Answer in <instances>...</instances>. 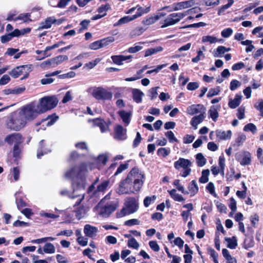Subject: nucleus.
<instances>
[{"instance_id": "nucleus-32", "label": "nucleus", "mask_w": 263, "mask_h": 263, "mask_svg": "<svg viewBox=\"0 0 263 263\" xmlns=\"http://www.w3.org/2000/svg\"><path fill=\"white\" fill-rule=\"evenodd\" d=\"M95 123L100 127L102 133H104L108 130V125L102 120L97 119L95 121Z\"/></svg>"}, {"instance_id": "nucleus-40", "label": "nucleus", "mask_w": 263, "mask_h": 263, "mask_svg": "<svg viewBox=\"0 0 263 263\" xmlns=\"http://www.w3.org/2000/svg\"><path fill=\"white\" fill-rule=\"evenodd\" d=\"M147 66L145 65L143 69L139 70L137 71V75L130 78H127L125 79L126 81H134L137 80L139 79H140L142 76L141 74L144 71V70L146 68Z\"/></svg>"}, {"instance_id": "nucleus-4", "label": "nucleus", "mask_w": 263, "mask_h": 263, "mask_svg": "<svg viewBox=\"0 0 263 263\" xmlns=\"http://www.w3.org/2000/svg\"><path fill=\"white\" fill-rule=\"evenodd\" d=\"M37 103L32 102L21 108L20 110L27 122L31 121L42 114Z\"/></svg>"}, {"instance_id": "nucleus-41", "label": "nucleus", "mask_w": 263, "mask_h": 263, "mask_svg": "<svg viewBox=\"0 0 263 263\" xmlns=\"http://www.w3.org/2000/svg\"><path fill=\"white\" fill-rule=\"evenodd\" d=\"M208 251L209 254L210 255V256L212 257L214 263H219L218 261V253L211 247H209L208 249Z\"/></svg>"}, {"instance_id": "nucleus-49", "label": "nucleus", "mask_w": 263, "mask_h": 263, "mask_svg": "<svg viewBox=\"0 0 263 263\" xmlns=\"http://www.w3.org/2000/svg\"><path fill=\"white\" fill-rule=\"evenodd\" d=\"M218 40L216 37L210 35H205L202 38V42L203 43L210 42V43H215Z\"/></svg>"}, {"instance_id": "nucleus-18", "label": "nucleus", "mask_w": 263, "mask_h": 263, "mask_svg": "<svg viewBox=\"0 0 263 263\" xmlns=\"http://www.w3.org/2000/svg\"><path fill=\"white\" fill-rule=\"evenodd\" d=\"M98 229L97 227L87 224L84 226V233L85 235L90 238H93L96 236Z\"/></svg>"}, {"instance_id": "nucleus-22", "label": "nucleus", "mask_w": 263, "mask_h": 263, "mask_svg": "<svg viewBox=\"0 0 263 263\" xmlns=\"http://www.w3.org/2000/svg\"><path fill=\"white\" fill-rule=\"evenodd\" d=\"M89 208L85 205H81L76 211V216L78 219L83 218L86 215Z\"/></svg>"}, {"instance_id": "nucleus-30", "label": "nucleus", "mask_w": 263, "mask_h": 263, "mask_svg": "<svg viewBox=\"0 0 263 263\" xmlns=\"http://www.w3.org/2000/svg\"><path fill=\"white\" fill-rule=\"evenodd\" d=\"M225 240L228 242L227 247L231 249H234L237 246V239L235 236L232 238H225Z\"/></svg>"}, {"instance_id": "nucleus-38", "label": "nucleus", "mask_w": 263, "mask_h": 263, "mask_svg": "<svg viewBox=\"0 0 263 263\" xmlns=\"http://www.w3.org/2000/svg\"><path fill=\"white\" fill-rule=\"evenodd\" d=\"M58 119V117L54 114L51 116H49L46 119L42 120V122L48 121L46 123V126H51L57 121Z\"/></svg>"}, {"instance_id": "nucleus-3", "label": "nucleus", "mask_w": 263, "mask_h": 263, "mask_svg": "<svg viewBox=\"0 0 263 263\" xmlns=\"http://www.w3.org/2000/svg\"><path fill=\"white\" fill-rule=\"evenodd\" d=\"M27 121L20 109L12 112L8 123L9 128L14 130H19L23 128Z\"/></svg>"}, {"instance_id": "nucleus-48", "label": "nucleus", "mask_w": 263, "mask_h": 263, "mask_svg": "<svg viewBox=\"0 0 263 263\" xmlns=\"http://www.w3.org/2000/svg\"><path fill=\"white\" fill-rule=\"evenodd\" d=\"M228 1V4H226L221 7V8L219 9L218 11V15H224L223 12L225 10L227 9L229 7H230L234 3V0H227Z\"/></svg>"}, {"instance_id": "nucleus-51", "label": "nucleus", "mask_w": 263, "mask_h": 263, "mask_svg": "<svg viewBox=\"0 0 263 263\" xmlns=\"http://www.w3.org/2000/svg\"><path fill=\"white\" fill-rule=\"evenodd\" d=\"M165 135L168 138L170 142H178L177 139L175 137L174 134L172 131H167L165 133Z\"/></svg>"}, {"instance_id": "nucleus-26", "label": "nucleus", "mask_w": 263, "mask_h": 263, "mask_svg": "<svg viewBox=\"0 0 263 263\" xmlns=\"http://www.w3.org/2000/svg\"><path fill=\"white\" fill-rule=\"evenodd\" d=\"M241 96L238 95H236L234 99H231L229 103V106L232 109L236 108L238 107L241 102Z\"/></svg>"}, {"instance_id": "nucleus-50", "label": "nucleus", "mask_w": 263, "mask_h": 263, "mask_svg": "<svg viewBox=\"0 0 263 263\" xmlns=\"http://www.w3.org/2000/svg\"><path fill=\"white\" fill-rule=\"evenodd\" d=\"M68 59V58L67 55H59L53 59H52V61H53V63H55L57 65H58L61 63L62 62L67 60Z\"/></svg>"}, {"instance_id": "nucleus-45", "label": "nucleus", "mask_w": 263, "mask_h": 263, "mask_svg": "<svg viewBox=\"0 0 263 263\" xmlns=\"http://www.w3.org/2000/svg\"><path fill=\"white\" fill-rule=\"evenodd\" d=\"M182 18V17H178L175 20H173L172 17H171V19L170 20H167V19H166L164 21V24L161 26V28H164L168 26L174 25L176 23L178 22L179 21H180V20Z\"/></svg>"}, {"instance_id": "nucleus-17", "label": "nucleus", "mask_w": 263, "mask_h": 263, "mask_svg": "<svg viewBox=\"0 0 263 263\" xmlns=\"http://www.w3.org/2000/svg\"><path fill=\"white\" fill-rule=\"evenodd\" d=\"M117 205L115 203L109 204L105 205L101 208L100 211V215L104 217H107L109 215L115 211L116 209Z\"/></svg>"}, {"instance_id": "nucleus-43", "label": "nucleus", "mask_w": 263, "mask_h": 263, "mask_svg": "<svg viewBox=\"0 0 263 263\" xmlns=\"http://www.w3.org/2000/svg\"><path fill=\"white\" fill-rule=\"evenodd\" d=\"M243 130L245 132L250 131L252 133V134H254L257 131V128L255 124L252 123H250L244 126Z\"/></svg>"}, {"instance_id": "nucleus-39", "label": "nucleus", "mask_w": 263, "mask_h": 263, "mask_svg": "<svg viewBox=\"0 0 263 263\" xmlns=\"http://www.w3.org/2000/svg\"><path fill=\"white\" fill-rule=\"evenodd\" d=\"M109 183V182L108 180H105L102 182L101 184L98 185L97 189L95 191L94 193L104 191L108 186Z\"/></svg>"}, {"instance_id": "nucleus-34", "label": "nucleus", "mask_w": 263, "mask_h": 263, "mask_svg": "<svg viewBox=\"0 0 263 263\" xmlns=\"http://www.w3.org/2000/svg\"><path fill=\"white\" fill-rule=\"evenodd\" d=\"M31 31V28H26L22 29H15L14 32V34L15 37H19L21 36L24 35L27 33H29Z\"/></svg>"}, {"instance_id": "nucleus-56", "label": "nucleus", "mask_w": 263, "mask_h": 263, "mask_svg": "<svg viewBox=\"0 0 263 263\" xmlns=\"http://www.w3.org/2000/svg\"><path fill=\"white\" fill-rule=\"evenodd\" d=\"M229 206L232 211V212L230 213V215H231L232 213L235 212L237 210L236 201L233 197H231L230 199V204Z\"/></svg>"}, {"instance_id": "nucleus-62", "label": "nucleus", "mask_w": 263, "mask_h": 263, "mask_svg": "<svg viewBox=\"0 0 263 263\" xmlns=\"http://www.w3.org/2000/svg\"><path fill=\"white\" fill-rule=\"evenodd\" d=\"M245 108L244 107L242 106L239 107L237 109V117L239 120H241L245 118Z\"/></svg>"}, {"instance_id": "nucleus-13", "label": "nucleus", "mask_w": 263, "mask_h": 263, "mask_svg": "<svg viewBox=\"0 0 263 263\" xmlns=\"http://www.w3.org/2000/svg\"><path fill=\"white\" fill-rule=\"evenodd\" d=\"M200 8L198 7H194L186 11L184 13H172L167 15V16H184L185 15H191L196 14L195 16H202V14L200 13Z\"/></svg>"}, {"instance_id": "nucleus-19", "label": "nucleus", "mask_w": 263, "mask_h": 263, "mask_svg": "<svg viewBox=\"0 0 263 263\" xmlns=\"http://www.w3.org/2000/svg\"><path fill=\"white\" fill-rule=\"evenodd\" d=\"M136 10V13L132 16H141L142 15L148 12V7H142L139 5L135 7L129 9L126 12V14L132 13Z\"/></svg>"}, {"instance_id": "nucleus-58", "label": "nucleus", "mask_w": 263, "mask_h": 263, "mask_svg": "<svg viewBox=\"0 0 263 263\" xmlns=\"http://www.w3.org/2000/svg\"><path fill=\"white\" fill-rule=\"evenodd\" d=\"M166 66V64H161L158 65L156 68H154V67H149V74H151L153 72L157 73L163 68L165 67Z\"/></svg>"}, {"instance_id": "nucleus-46", "label": "nucleus", "mask_w": 263, "mask_h": 263, "mask_svg": "<svg viewBox=\"0 0 263 263\" xmlns=\"http://www.w3.org/2000/svg\"><path fill=\"white\" fill-rule=\"evenodd\" d=\"M15 37L13 31L7 34L1 36V42L3 43H5L10 41L13 37Z\"/></svg>"}, {"instance_id": "nucleus-20", "label": "nucleus", "mask_w": 263, "mask_h": 263, "mask_svg": "<svg viewBox=\"0 0 263 263\" xmlns=\"http://www.w3.org/2000/svg\"><path fill=\"white\" fill-rule=\"evenodd\" d=\"M215 132L216 137L220 140L230 139L232 137V132L230 130H227L226 132L225 131L218 129Z\"/></svg>"}, {"instance_id": "nucleus-63", "label": "nucleus", "mask_w": 263, "mask_h": 263, "mask_svg": "<svg viewBox=\"0 0 263 263\" xmlns=\"http://www.w3.org/2000/svg\"><path fill=\"white\" fill-rule=\"evenodd\" d=\"M139 224L140 221L137 219H132L130 220H126L124 222V225L129 227L135 225H138Z\"/></svg>"}, {"instance_id": "nucleus-59", "label": "nucleus", "mask_w": 263, "mask_h": 263, "mask_svg": "<svg viewBox=\"0 0 263 263\" xmlns=\"http://www.w3.org/2000/svg\"><path fill=\"white\" fill-rule=\"evenodd\" d=\"M240 82L237 80H233L230 82V89L231 90L233 91L237 89L240 86Z\"/></svg>"}, {"instance_id": "nucleus-16", "label": "nucleus", "mask_w": 263, "mask_h": 263, "mask_svg": "<svg viewBox=\"0 0 263 263\" xmlns=\"http://www.w3.org/2000/svg\"><path fill=\"white\" fill-rule=\"evenodd\" d=\"M187 189L188 191L184 190L185 193H183V194H190L191 197H193L197 194L199 191V187L195 180H193L189 183Z\"/></svg>"}, {"instance_id": "nucleus-61", "label": "nucleus", "mask_w": 263, "mask_h": 263, "mask_svg": "<svg viewBox=\"0 0 263 263\" xmlns=\"http://www.w3.org/2000/svg\"><path fill=\"white\" fill-rule=\"evenodd\" d=\"M219 235L220 233L218 232H216L215 237L214 238V243L216 249L218 251H219L220 249Z\"/></svg>"}, {"instance_id": "nucleus-42", "label": "nucleus", "mask_w": 263, "mask_h": 263, "mask_svg": "<svg viewBox=\"0 0 263 263\" xmlns=\"http://www.w3.org/2000/svg\"><path fill=\"white\" fill-rule=\"evenodd\" d=\"M144 44V43L140 42L136 44L135 46L131 47L128 49V51L129 53H136L143 48L142 45Z\"/></svg>"}, {"instance_id": "nucleus-25", "label": "nucleus", "mask_w": 263, "mask_h": 263, "mask_svg": "<svg viewBox=\"0 0 263 263\" xmlns=\"http://www.w3.org/2000/svg\"><path fill=\"white\" fill-rule=\"evenodd\" d=\"M39 146L40 147L37 151V157L40 159L44 154H47L50 151L45 148V141L44 140L40 142Z\"/></svg>"}, {"instance_id": "nucleus-21", "label": "nucleus", "mask_w": 263, "mask_h": 263, "mask_svg": "<svg viewBox=\"0 0 263 263\" xmlns=\"http://www.w3.org/2000/svg\"><path fill=\"white\" fill-rule=\"evenodd\" d=\"M220 108V105H212L209 110L210 117L214 122H216L219 116L218 110H219Z\"/></svg>"}, {"instance_id": "nucleus-6", "label": "nucleus", "mask_w": 263, "mask_h": 263, "mask_svg": "<svg viewBox=\"0 0 263 263\" xmlns=\"http://www.w3.org/2000/svg\"><path fill=\"white\" fill-rule=\"evenodd\" d=\"M138 204L136 199L133 197H127L125 199L124 206L118 213V217H122L126 215H129L135 213L137 211Z\"/></svg>"}, {"instance_id": "nucleus-28", "label": "nucleus", "mask_w": 263, "mask_h": 263, "mask_svg": "<svg viewBox=\"0 0 263 263\" xmlns=\"http://www.w3.org/2000/svg\"><path fill=\"white\" fill-rule=\"evenodd\" d=\"M171 197L176 201L182 202L184 201V198L182 195L177 193L175 189H172L170 191H168Z\"/></svg>"}, {"instance_id": "nucleus-35", "label": "nucleus", "mask_w": 263, "mask_h": 263, "mask_svg": "<svg viewBox=\"0 0 263 263\" xmlns=\"http://www.w3.org/2000/svg\"><path fill=\"white\" fill-rule=\"evenodd\" d=\"M203 105L201 104L192 105L187 108V112L191 115L197 114L200 111L199 107H201Z\"/></svg>"}, {"instance_id": "nucleus-57", "label": "nucleus", "mask_w": 263, "mask_h": 263, "mask_svg": "<svg viewBox=\"0 0 263 263\" xmlns=\"http://www.w3.org/2000/svg\"><path fill=\"white\" fill-rule=\"evenodd\" d=\"M128 246L137 249L139 246V243L134 238H132L128 240Z\"/></svg>"}, {"instance_id": "nucleus-36", "label": "nucleus", "mask_w": 263, "mask_h": 263, "mask_svg": "<svg viewBox=\"0 0 263 263\" xmlns=\"http://www.w3.org/2000/svg\"><path fill=\"white\" fill-rule=\"evenodd\" d=\"M133 95L134 100L137 103L141 102L142 97L143 93L139 90L135 89L133 90Z\"/></svg>"}, {"instance_id": "nucleus-54", "label": "nucleus", "mask_w": 263, "mask_h": 263, "mask_svg": "<svg viewBox=\"0 0 263 263\" xmlns=\"http://www.w3.org/2000/svg\"><path fill=\"white\" fill-rule=\"evenodd\" d=\"M170 153V150H168L165 147L159 148L157 151V155L163 157H166L169 155Z\"/></svg>"}, {"instance_id": "nucleus-1", "label": "nucleus", "mask_w": 263, "mask_h": 263, "mask_svg": "<svg viewBox=\"0 0 263 263\" xmlns=\"http://www.w3.org/2000/svg\"><path fill=\"white\" fill-rule=\"evenodd\" d=\"M144 180V175L138 168H133L126 178L122 180L118 189L120 194L134 193L142 187Z\"/></svg>"}, {"instance_id": "nucleus-29", "label": "nucleus", "mask_w": 263, "mask_h": 263, "mask_svg": "<svg viewBox=\"0 0 263 263\" xmlns=\"http://www.w3.org/2000/svg\"><path fill=\"white\" fill-rule=\"evenodd\" d=\"M205 118V116H204L203 114H200V115L194 117L191 121V124L194 126L196 127V126L202 122L204 119Z\"/></svg>"}, {"instance_id": "nucleus-8", "label": "nucleus", "mask_w": 263, "mask_h": 263, "mask_svg": "<svg viewBox=\"0 0 263 263\" xmlns=\"http://www.w3.org/2000/svg\"><path fill=\"white\" fill-rule=\"evenodd\" d=\"M30 67L27 65H21L14 68L10 72L9 74L14 78H17L22 74H24L22 79L28 78L29 72Z\"/></svg>"}, {"instance_id": "nucleus-5", "label": "nucleus", "mask_w": 263, "mask_h": 263, "mask_svg": "<svg viewBox=\"0 0 263 263\" xmlns=\"http://www.w3.org/2000/svg\"><path fill=\"white\" fill-rule=\"evenodd\" d=\"M59 100L55 96H46L39 100L37 104L41 113L54 108L58 104Z\"/></svg>"}, {"instance_id": "nucleus-37", "label": "nucleus", "mask_w": 263, "mask_h": 263, "mask_svg": "<svg viewBox=\"0 0 263 263\" xmlns=\"http://www.w3.org/2000/svg\"><path fill=\"white\" fill-rule=\"evenodd\" d=\"M44 247V252L45 253L53 254L55 251V249L53 245L51 243H46Z\"/></svg>"}, {"instance_id": "nucleus-11", "label": "nucleus", "mask_w": 263, "mask_h": 263, "mask_svg": "<svg viewBox=\"0 0 263 263\" xmlns=\"http://www.w3.org/2000/svg\"><path fill=\"white\" fill-rule=\"evenodd\" d=\"M64 20L63 19L55 20L52 17H46V19L40 23L37 30L50 28L52 24H61Z\"/></svg>"}, {"instance_id": "nucleus-53", "label": "nucleus", "mask_w": 263, "mask_h": 263, "mask_svg": "<svg viewBox=\"0 0 263 263\" xmlns=\"http://www.w3.org/2000/svg\"><path fill=\"white\" fill-rule=\"evenodd\" d=\"M254 241L252 238H246L243 241V247L245 249H248L250 248L253 247Z\"/></svg>"}, {"instance_id": "nucleus-33", "label": "nucleus", "mask_w": 263, "mask_h": 263, "mask_svg": "<svg viewBox=\"0 0 263 263\" xmlns=\"http://www.w3.org/2000/svg\"><path fill=\"white\" fill-rule=\"evenodd\" d=\"M196 163L199 167L204 166L206 162V159L204 157L202 153H198L196 155Z\"/></svg>"}, {"instance_id": "nucleus-23", "label": "nucleus", "mask_w": 263, "mask_h": 263, "mask_svg": "<svg viewBox=\"0 0 263 263\" xmlns=\"http://www.w3.org/2000/svg\"><path fill=\"white\" fill-rule=\"evenodd\" d=\"M195 4V0H190L187 1L181 2L178 3L175 7V9L179 10L182 9L187 8L193 6Z\"/></svg>"}, {"instance_id": "nucleus-52", "label": "nucleus", "mask_w": 263, "mask_h": 263, "mask_svg": "<svg viewBox=\"0 0 263 263\" xmlns=\"http://www.w3.org/2000/svg\"><path fill=\"white\" fill-rule=\"evenodd\" d=\"M135 17H121L117 23L114 24L115 26H120L133 21Z\"/></svg>"}, {"instance_id": "nucleus-14", "label": "nucleus", "mask_w": 263, "mask_h": 263, "mask_svg": "<svg viewBox=\"0 0 263 263\" xmlns=\"http://www.w3.org/2000/svg\"><path fill=\"white\" fill-rule=\"evenodd\" d=\"M5 142L10 145L14 144L18 145L23 141L21 135L19 133H13L7 136L5 139Z\"/></svg>"}, {"instance_id": "nucleus-10", "label": "nucleus", "mask_w": 263, "mask_h": 263, "mask_svg": "<svg viewBox=\"0 0 263 263\" xmlns=\"http://www.w3.org/2000/svg\"><path fill=\"white\" fill-rule=\"evenodd\" d=\"M236 159L239 162L242 166L248 165L251 163V155L248 151H244L242 153L236 155Z\"/></svg>"}, {"instance_id": "nucleus-24", "label": "nucleus", "mask_w": 263, "mask_h": 263, "mask_svg": "<svg viewBox=\"0 0 263 263\" xmlns=\"http://www.w3.org/2000/svg\"><path fill=\"white\" fill-rule=\"evenodd\" d=\"M118 114L122 119L123 122L126 126L128 125L130 121L131 114L124 110L119 111Z\"/></svg>"}, {"instance_id": "nucleus-2", "label": "nucleus", "mask_w": 263, "mask_h": 263, "mask_svg": "<svg viewBox=\"0 0 263 263\" xmlns=\"http://www.w3.org/2000/svg\"><path fill=\"white\" fill-rule=\"evenodd\" d=\"M87 171V166L82 163L78 166L72 167L67 170L64 175L67 179L73 180L72 186L73 192L83 190L86 185V181L83 176Z\"/></svg>"}, {"instance_id": "nucleus-47", "label": "nucleus", "mask_w": 263, "mask_h": 263, "mask_svg": "<svg viewBox=\"0 0 263 263\" xmlns=\"http://www.w3.org/2000/svg\"><path fill=\"white\" fill-rule=\"evenodd\" d=\"M228 1V4H226L221 7V8L219 9L218 11V15H224L223 12L225 10L227 9L229 7H230L234 3V0H227Z\"/></svg>"}, {"instance_id": "nucleus-27", "label": "nucleus", "mask_w": 263, "mask_h": 263, "mask_svg": "<svg viewBox=\"0 0 263 263\" xmlns=\"http://www.w3.org/2000/svg\"><path fill=\"white\" fill-rule=\"evenodd\" d=\"M131 55L124 56V55H112L111 59L114 63L118 65H122V62L131 58Z\"/></svg>"}, {"instance_id": "nucleus-7", "label": "nucleus", "mask_w": 263, "mask_h": 263, "mask_svg": "<svg viewBox=\"0 0 263 263\" xmlns=\"http://www.w3.org/2000/svg\"><path fill=\"white\" fill-rule=\"evenodd\" d=\"M174 167L179 170L181 168H183V171L180 173V175L183 177H186L189 176L191 172L190 167L192 165L191 161L183 158H180L177 161L174 162Z\"/></svg>"}, {"instance_id": "nucleus-31", "label": "nucleus", "mask_w": 263, "mask_h": 263, "mask_svg": "<svg viewBox=\"0 0 263 263\" xmlns=\"http://www.w3.org/2000/svg\"><path fill=\"white\" fill-rule=\"evenodd\" d=\"M111 9L110 6L109 4H106L105 5H102L98 9V11L100 13H103L102 14H96L93 16H105L107 13L105 12L107 10Z\"/></svg>"}, {"instance_id": "nucleus-55", "label": "nucleus", "mask_w": 263, "mask_h": 263, "mask_svg": "<svg viewBox=\"0 0 263 263\" xmlns=\"http://www.w3.org/2000/svg\"><path fill=\"white\" fill-rule=\"evenodd\" d=\"M246 139V136L245 135L242 134L239 135L238 137L236 139L235 144L237 146L241 145Z\"/></svg>"}, {"instance_id": "nucleus-9", "label": "nucleus", "mask_w": 263, "mask_h": 263, "mask_svg": "<svg viewBox=\"0 0 263 263\" xmlns=\"http://www.w3.org/2000/svg\"><path fill=\"white\" fill-rule=\"evenodd\" d=\"M92 96L97 100H109L112 98V93L101 87L96 88L92 92Z\"/></svg>"}, {"instance_id": "nucleus-44", "label": "nucleus", "mask_w": 263, "mask_h": 263, "mask_svg": "<svg viewBox=\"0 0 263 263\" xmlns=\"http://www.w3.org/2000/svg\"><path fill=\"white\" fill-rule=\"evenodd\" d=\"M220 91V89L219 86H217L216 88H211L208 92L206 96L208 98H211L214 96L218 95Z\"/></svg>"}, {"instance_id": "nucleus-15", "label": "nucleus", "mask_w": 263, "mask_h": 263, "mask_svg": "<svg viewBox=\"0 0 263 263\" xmlns=\"http://www.w3.org/2000/svg\"><path fill=\"white\" fill-rule=\"evenodd\" d=\"M126 130L121 125H118L115 128L114 138L117 140H124L127 138Z\"/></svg>"}, {"instance_id": "nucleus-64", "label": "nucleus", "mask_w": 263, "mask_h": 263, "mask_svg": "<svg viewBox=\"0 0 263 263\" xmlns=\"http://www.w3.org/2000/svg\"><path fill=\"white\" fill-rule=\"evenodd\" d=\"M233 33V30L231 28H228L221 31V35L223 37H228Z\"/></svg>"}, {"instance_id": "nucleus-12", "label": "nucleus", "mask_w": 263, "mask_h": 263, "mask_svg": "<svg viewBox=\"0 0 263 263\" xmlns=\"http://www.w3.org/2000/svg\"><path fill=\"white\" fill-rule=\"evenodd\" d=\"M114 40L115 39L112 36H109L105 39L93 42L90 44L89 48L92 50H97L100 48L108 45V44L110 43L113 42Z\"/></svg>"}, {"instance_id": "nucleus-60", "label": "nucleus", "mask_w": 263, "mask_h": 263, "mask_svg": "<svg viewBox=\"0 0 263 263\" xmlns=\"http://www.w3.org/2000/svg\"><path fill=\"white\" fill-rule=\"evenodd\" d=\"M128 167V163L121 164L117 168V170L115 172L114 176H117L119 174L121 173L123 171L126 170Z\"/></svg>"}]
</instances>
